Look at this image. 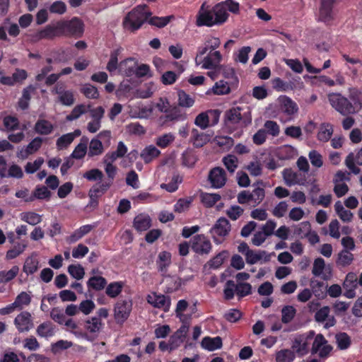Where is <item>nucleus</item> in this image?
Segmentation results:
<instances>
[{
  "instance_id": "nucleus-4",
  "label": "nucleus",
  "mask_w": 362,
  "mask_h": 362,
  "mask_svg": "<svg viewBox=\"0 0 362 362\" xmlns=\"http://www.w3.org/2000/svg\"><path fill=\"white\" fill-rule=\"evenodd\" d=\"M328 99L332 107L342 115L356 113L352 103L341 93H331L328 95Z\"/></svg>"
},
{
  "instance_id": "nucleus-13",
  "label": "nucleus",
  "mask_w": 362,
  "mask_h": 362,
  "mask_svg": "<svg viewBox=\"0 0 362 362\" xmlns=\"http://www.w3.org/2000/svg\"><path fill=\"white\" fill-rule=\"evenodd\" d=\"M208 179L212 187L216 189L221 188L226 182V172L222 168H214L209 171Z\"/></svg>"
},
{
  "instance_id": "nucleus-17",
  "label": "nucleus",
  "mask_w": 362,
  "mask_h": 362,
  "mask_svg": "<svg viewBox=\"0 0 362 362\" xmlns=\"http://www.w3.org/2000/svg\"><path fill=\"white\" fill-rule=\"evenodd\" d=\"M281 104V110L288 115H293L298 110L297 104L289 97L283 95L279 98Z\"/></svg>"
},
{
  "instance_id": "nucleus-21",
  "label": "nucleus",
  "mask_w": 362,
  "mask_h": 362,
  "mask_svg": "<svg viewBox=\"0 0 362 362\" xmlns=\"http://www.w3.org/2000/svg\"><path fill=\"white\" fill-rule=\"evenodd\" d=\"M191 141L196 148H201L210 141L209 135L199 132L197 129H192Z\"/></svg>"
},
{
  "instance_id": "nucleus-49",
  "label": "nucleus",
  "mask_w": 362,
  "mask_h": 362,
  "mask_svg": "<svg viewBox=\"0 0 362 362\" xmlns=\"http://www.w3.org/2000/svg\"><path fill=\"white\" fill-rule=\"evenodd\" d=\"M335 338L337 346L339 349L344 350L350 346L351 338L346 333L340 332L337 334Z\"/></svg>"
},
{
  "instance_id": "nucleus-45",
  "label": "nucleus",
  "mask_w": 362,
  "mask_h": 362,
  "mask_svg": "<svg viewBox=\"0 0 362 362\" xmlns=\"http://www.w3.org/2000/svg\"><path fill=\"white\" fill-rule=\"evenodd\" d=\"M19 272V267L18 266H13L8 271H1L0 272V283H8L13 279Z\"/></svg>"
},
{
  "instance_id": "nucleus-57",
  "label": "nucleus",
  "mask_w": 362,
  "mask_h": 362,
  "mask_svg": "<svg viewBox=\"0 0 362 362\" xmlns=\"http://www.w3.org/2000/svg\"><path fill=\"white\" fill-rule=\"evenodd\" d=\"M69 274L74 279L80 280L83 278L85 271L81 264H71L68 267Z\"/></svg>"
},
{
  "instance_id": "nucleus-43",
  "label": "nucleus",
  "mask_w": 362,
  "mask_h": 362,
  "mask_svg": "<svg viewBox=\"0 0 362 362\" xmlns=\"http://www.w3.org/2000/svg\"><path fill=\"white\" fill-rule=\"evenodd\" d=\"M296 313V308L292 305H286L281 309V321L284 324L291 322Z\"/></svg>"
},
{
  "instance_id": "nucleus-31",
  "label": "nucleus",
  "mask_w": 362,
  "mask_h": 362,
  "mask_svg": "<svg viewBox=\"0 0 362 362\" xmlns=\"http://www.w3.org/2000/svg\"><path fill=\"white\" fill-rule=\"evenodd\" d=\"M52 123L46 119H39L35 124V132L42 135H48L53 131Z\"/></svg>"
},
{
  "instance_id": "nucleus-46",
  "label": "nucleus",
  "mask_w": 362,
  "mask_h": 362,
  "mask_svg": "<svg viewBox=\"0 0 362 362\" xmlns=\"http://www.w3.org/2000/svg\"><path fill=\"white\" fill-rule=\"evenodd\" d=\"M182 181V177L179 175H174L172 177L170 182L168 183H163L160 187L167 190L169 192H175L178 188V185Z\"/></svg>"
},
{
  "instance_id": "nucleus-48",
  "label": "nucleus",
  "mask_w": 362,
  "mask_h": 362,
  "mask_svg": "<svg viewBox=\"0 0 362 362\" xmlns=\"http://www.w3.org/2000/svg\"><path fill=\"white\" fill-rule=\"evenodd\" d=\"M165 292L173 293L177 291L181 286V280L178 277L168 276L165 280Z\"/></svg>"
},
{
  "instance_id": "nucleus-23",
  "label": "nucleus",
  "mask_w": 362,
  "mask_h": 362,
  "mask_svg": "<svg viewBox=\"0 0 362 362\" xmlns=\"http://www.w3.org/2000/svg\"><path fill=\"white\" fill-rule=\"evenodd\" d=\"M36 333L40 337L49 338L54 335L55 327L49 321L44 322L37 326Z\"/></svg>"
},
{
  "instance_id": "nucleus-56",
  "label": "nucleus",
  "mask_w": 362,
  "mask_h": 362,
  "mask_svg": "<svg viewBox=\"0 0 362 362\" xmlns=\"http://www.w3.org/2000/svg\"><path fill=\"white\" fill-rule=\"evenodd\" d=\"M38 268V261L32 257H28L23 265V270L28 275L34 274Z\"/></svg>"
},
{
  "instance_id": "nucleus-6",
  "label": "nucleus",
  "mask_w": 362,
  "mask_h": 362,
  "mask_svg": "<svg viewBox=\"0 0 362 362\" xmlns=\"http://www.w3.org/2000/svg\"><path fill=\"white\" fill-rule=\"evenodd\" d=\"M231 230V225L229 221L225 217L219 218L210 229V233L212 235L214 241L216 243H220L221 240L218 238H223L229 234Z\"/></svg>"
},
{
  "instance_id": "nucleus-52",
  "label": "nucleus",
  "mask_w": 362,
  "mask_h": 362,
  "mask_svg": "<svg viewBox=\"0 0 362 362\" xmlns=\"http://www.w3.org/2000/svg\"><path fill=\"white\" fill-rule=\"evenodd\" d=\"M294 358V352L289 349L281 350L276 354V362H292Z\"/></svg>"
},
{
  "instance_id": "nucleus-61",
  "label": "nucleus",
  "mask_w": 362,
  "mask_h": 362,
  "mask_svg": "<svg viewBox=\"0 0 362 362\" xmlns=\"http://www.w3.org/2000/svg\"><path fill=\"white\" fill-rule=\"evenodd\" d=\"M83 177L88 181H101L104 177V175L100 170L93 168L86 171L83 174Z\"/></svg>"
},
{
  "instance_id": "nucleus-62",
  "label": "nucleus",
  "mask_w": 362,
  "mask_h": 362,
  "mask_svg": "<svg viewBox=\"0 0 362 362\" xmlns=\"http://www.w3.org/2000/svg\"><path fill=\"white\" fill-rule=\"evenodd\" d=\"M22 220L30 225L35 226L42 221V217L40 214L35 212H26L23 214Z\"/></svg>"
},
{
  "instance_id": "nucleus-36",
  "label": "nucleus",
  "mask_w": 362,
  "mask_h": 362,
  "mask_svg": "<svg viewBox=\"0 0 362 362\" xmlns=\"http://www.w3.org/2000/svg\"><path fill=\"white\" fill-rule=\"evenodd\" d=\"M353 260L354 255L347 250H342L338 254L336 264L340 267H346L350 265Z\"/></svg>"
},
{
  "instance_id": "nucleus-42",
  "label": "nucleus",
  "mask_w": 362,
  "mask_h": 362,
  "mask_svg": "<svg viewBox=\"0 0 362 362\" xmlns=\"http://www.w3.org/2000/svg\"><path fill=\"white\" fill-rule=\"evenodd\" d=\"M189 304L186 300H180L176 305L175 315L180 321H185V320H191L192 314L184 315L183 312L185 311Z\"/></svg>"
},
{
  "instance_id": "nucleus-1",
  "label": "nucleus",
  "mask_w": 362,
  "mask_h": 362,
  "mask_svg": "<svg viewBox=\"0 0 362 362\" xmlns=\"http://www.w3.org/2000/svg\"><path fill=\"white\" fill-rule=\"evenodd\" d=\"M204 3L197 16V26L211 27L215 25H222L228 18V12L238 14L240 4L234 0H225L216 4L211 10L204 9Z\"/></svg>"
},
{
  "instance_id": "nucleus-22",
  "label": "nucleus",
  "mask_w": 362,
  "mask_h": 362,
  "mask_svg": "<svg viewBox=\"0 0 362 362\" xmlns=\"http://www.w3.org/2000/svg\"><path fill=\"white\" fill-rule=\"evenodd\" d=\"M201 344L204 349L212 351L222 347V339L220 337H205L202 339Z\"/></svg>"
},
{
  "instance_id": "nucleus-47",
  "label": "nucleus",
  "mask_w": 362,
  "mask_h": 362,
  "mask_svg": "<svg viewBox=\"0 0 362 362\" xmlns=\"http://www.w3.org/2000/svg\"><path fill=\"white\" fill-rule=\"evenodd\" d=\"M197 158L192 149H187L182 154V163L185 166L192 168L194 165Z\"/></svg>"
},
{
  "instance_id": "nucleus-14",
  "label": "nucleus",
  "mask_w": 362,
  "mask_h": 362,
  "mask_svg": "<svg viewBox=\"0 0 362 362\" xmlns=\"http://www.w3.org/2000/svg\"><path fill=\"white\" fill-rule=\"evenodd\" d=\"M330 308L329 306H324L317 310L315 314V320L318 323L325 322L324 327L329 329L336 325V319L334 316H330Z\"/></svg>"
},
{
  "instance_id": "nucleus-25",
  "label": "nucleus",
  "mask_w": 362,
  "mask_h": 362,
  "mask_svg": "<svg viewBox=\"0 0 362 362\" xmlns=\"http://www.w3.org/2000/svg\"><path fill=\"white\" fill-rule=\"evenodd\" d=\"M160 153V150H158L156 146L150 145L142 150L140 156L146 163H148L154 158H157Z\"/></svg>"
},
{
  "instance_id": "nucleus-55",
  "label": "nucleus",
  "mask_w": 362,
  "mask_h": 362,
  "mask_svg": "<svg viewBox=\"0 0 362 362\" xmlns=\"http://www.w3.org/2000/svg\"><path fill=\"white\" fill-rule=\"evenodd\" d=\"M333 20V11L332 8L325 7L323 6H320L318 21L329 23Z\"/></svg>"
},
{
  "instance_id": "nucleus-26",
  "label": "nucleus",
  "mask_w": 362,
  "mask_h": 362,
  "mask_svg": "<svg viewBox=\"0 0 362 362\" xmlns=\"http://www.w3.org/2000/svg\"><path fill=\"white\" fill-rule=\"evenodd\" d=\"M333 132V126L331 124L322 123L317 133V139L322 142H327L330 139Z\"/></svg>"
},
{
  "instance_id": "nucleus-28",
  "label": "nucleus",
  "mask_w": 362,
  "mask_h": 362,
  "mask_svg": "<svg viewBox=\"0 0 362 362\" xmlns=\"http://www.w3.org/2000/svg\"><path fill=\"white\" fill-rule=\"evenodd\" d=\"M111 187L110 182H103L94 185L88 191V195L99 198L102 197Z\"/></svg>"
},
{
  "instance_id": "nucleus-15",
  "label": "nucleus",
  "mask_w": 362,
  "mask_h": 362,
  "mask_svg": "<svg viewBox=\"0 0 362 362\" xmlns=\"http://www.w3.org/2000/svg\"><path fill=\"white\" fill-rule=\"evenodd\" d=\"M312 274L315 276H322V279L326 280L332 274L331 266H326L324 259H322V257H317L314 260Z\"/></svg>"
},
{
  "instance_id": "nucleus-41",
  "label": "nucleus",
  "mask_w": 362,
  "mask_h": 362,
  "mask_svg": "<svg viewBox=\"0 0 362 362\" xmlns=\"http://www.w3.org/2000/svg\"><path fill=\"white\" fill-rule=\"evenodd\" d=\"M90 105L86 106L83 104L77 105L71 110V113L66 117L67 121H73L78 119L82 115L88 112Z\"/></svg>"
},
{
  "instance_id": "nucleus-58",
  "label": "nucleus",
  "mask_w": 362,
  "mask_h": 362,
  "mask_svg": "<svg viewBox=\"0 0 362 362\" xmlns=\"http://www.w3.org/2000/svg\"><path fill=\"white\" fill-rule=\"evenodd\" d=\"M213 92L216 95H224L228 94L230 91L228 83L223 80H220L216 82L213 86Z\"/></svg>"
},
{
  "instance_id": "nucleus-8",
  "label": "nucleus",
  "mask_w": 362,
  "mask_h": 362,
  "mask_svg": "<svg viewBox=\"0 0 362 362\" xmlns=\"http://www.w3.org/2000/svg\"><path fill=\"white\" fill-rule=\"evenodd\" d=\"M132 302L130 300L118 301L114 308V317L117 323L122 324L129 316Z\"/></svg>"
},
{
  "instance_id": "nucleus-2",
  "label": "nucleus",
  "mask_w": 362,
  "mask_h": 362,
  "mask_svg": "<svg viewBox=\"0 0 362 362\" xmlns=\"http://www.w3.org/2000/svg\"><path fill=\"white\" fill-rule=\"evenodd\" d=\"M242 110L243 109L240 107H234L225 112L224 126L229 132H233L251 123L250 112L247 111L242 113Z\"/></svg>"
},
{
  "instance_id": "nucleus-59",
  "label": "nucleus",
  "mask_w": 362,
  "mask_h": 362,
  "mask_svg": "<svg viewBox=\"0 0 362 362\" xmlns=\"http://www.w3.org/2000/svg\"><path fill=\"white\" fill-rule=\"evenodd\" d=\"M292 348L300 356H303L308 353V343L305 341H303V337L296 339L293 341Z\"/></svg>"
},
{
  "instance_id": "nucleus-20",
  "label": "nucleus",
  "mask_w": 362,
  "mask_h": 362,
  "mask_svg": "<svg viewBox=\"0 0 362 362\" xmlns=\"http://www.w3.org/2000/svg\"><path fill=\"white\" fill-rule=\"evenodd\" d=\"M133 223L137 231H145L151 226V219L148 215L140 214L134 218Z\"/></svg>"
},
{
  "instance_id": "nucleus-33",
  "label": "nucleus",
  "mask_w": 362,
  "mask_h": 362,
  "mask_svg": "<svg viewBox=\"0 0 362 362\" xmlns=\"http://www.w3.org/2000/svg\"><path fill=\"white\" fill-rule=\"evenodd\" d=\"M349 97L356 112L362 109V93L361 91L354 88H349Z\"/></svg>"
},
{
  "instance_id": "nucleus-38",
  "label": "nucleus",
  "mask_w": 362,
  "mask_h": 362,
  "mask_svg": "<svg viewBox=\"0 0 362 362\" xmlns=\"http://www.w3.org/2000/svg\"><path fill=\"white\" fill-rule=\"evenodd\" d=\"M122 50L123 49L119 47L110 52V60L106 66L109 72H113L117 69L118 56L121 54Z\"/></svg>"
},
{
  "instance_id": "nucleus-3",
  "label": "nucleus",
  "mask_w": 362,
  "mask_h": 362,
  "mask_svg": "<svg viewBox=\"0 0 362 362\" xmlns=\"http://www.w3.org/2000/svg\"><path fill=\"white\" fill-rule=\"evenodd\" d=\"M146 8L147 6L145 4L134 8L124 18V27L133 32L139 29L152 15L151 11H146Z\"/></svg>"
},
{
  "instance_id": "nucleus-16",
  "label": "nucleus",
  "mask_w": 362,
  "mask_h": 362,
  "mask_svg": "<svg viewBox=\"0 0 362 362\" xmlns=\"http://www.w3.org/2000/svg\"><path fill=\"white\" fill-rule=\"evenodd\" d=\"M282 175L284 180L288 186L305 185V176H303L300 173L293 170L291 168H285L283 170Z\"/></svg>"
},
{
  "instance_id": "nucleus-18",
  "label": "nucleus",
  "mask_w": 362,
  "mask_h": 362,
  "mask_svg": "<svg viewBox=\"0 0 362 362\" xmlns=\"http://www.w3.org/2000/svg\"><path fill=\"white\" fill-rule=\"evenodd\" d=\"M221 45V40L218 37H211L205 41L203 46L199 47L197 50V56L202 57L208 51H216Z\"/></svg>"
},
{
  "instance_id": "nucleus-5",
  "label": "nucleus",
  "mask_w": 362,
  "mask_h": 362,
  "mask_svg": "<svg viewBox=\"0 0 362 362\" xmlns=\"http://www.w3.org/2000/svg\"><path fill=\"white\" fill-rule=\"evenodd\" d=\"M57 28L66 35L80 36L83 32V23L76 17L70 21L58 22Z\"/></svg>"
},
{
  "instance_id": "nucleus-51",
  "label": "nucleus",
  "mask_w": 362,
  "mask_h": 362,
  "mask_svg": "<svg viewBox=\"0 0 362 362\" xmlns=\"http://www.w3.org/2000/svg\"><path fill=\"white\" fill-rule=\"evenodd\" d=\"M310 286L312 293L318 298H323L326 296L325 292L322 290L324 286L323 282L311 279Z\"/></svg>"
},
{
  "instance_id": "nucleus-32",
  "label": "nucleus",
  "mask_w": 362,
  "mask_h": 362,
  "mask_svg": "<svg viewBox=\"0 0 362 362\" xmlns=\"http://www.w3.org/2000/svg\"><path fill=\"white\" fill-rule=\"evenodd\" d=\"M258 185L262 186L263 182L259 180L253 184V186L256 187L251 192V194L252 195V202L255 203L254 206L259 205L265 197V191L264 188L260 187Z\"/></svg>"
},
{
  "instance_id": "nucleus-35",
  "label": "nucleus",
  "mask_w": 362,
  "mask_h": 362,
  "mask_svg": "<svg viewBox=\"0 0 362 362\" xmlns=\"http://www.w3.org/2000/svg\"><path fill=\"white\" fill-rule=\"evenodd\" d=\"M28 245L25 241H22L21 243H16L14 244L13 247L8 250L6 254V259H13L21 254H22Z\"/></svg>"
},
{
  "instance_id": "nucleus-44",
  "label": "nucleus",
  "mask_w": 362,
  "mask_h": 362,
  "mask_svg": "<svg viewBox=\"0 0 362 362\" xmlns=\"http://www.w3.org/2000/svg\"><path fill=\"white\" fill-rule=\"evenodd\" d=\"M174 18L173 16H168L164 17L153 16L148 20V23L153 26L159 28H164Z\"/></svg>"
},
{
  "instance_id": "nucleus-10",
  "label": "nucleus",
  "mask_w": 362,
  "mask_h": 362,
  "mask_svg": "<svg viewBox=\"0 0 362 362\" xmlns=\"http://www.w3.org/2000/svg\"><path fill=\"white\" fill-rule=\"evenodd\" d=\"M192 250L199 255L209 254L211 250V243L204 235H194L192 240Z\"/></svg>"
},
{
  "instance_id": "nucleus-11",
  "label": "nucleus",
  "mask_w": 362,
  "mask_h": 362,
  "mask_svg": "<svg viewBox=\"0 0 362 362\" xmlns=\"http://www.w3.org/2000/svg\"><path fill=\"white\" fill-rule=\"evenodd\" d=\"M14 325L21 333L29 332L34 327L31 314L28 311L21 312L15 317Z\"/></svg>"
},
{
  "instance_id": "nucleus-9",
  "label": "nucleus",
  "mask_w": 362,
  "mask_h": 362,
  "mask_svg": "<svg viewBox=\"0 0 362 362\" xmlns=\"http://www.w3.org/2000/svg\"><path fill=\"white\" fill-rule=\"evenodd\" d=\"M332 350V346L327 344V340L322 334L315 336L311 348V354H315L319 352V356L326 358Z\"/></svg>"
},
{
  "instance_id": "nucleus-64",
  "label": "nucleus",
  "mask_w": 362,
  "mask_h": 362,
  "mask_svg": "<svg viewBox=\"0 0 362 362\" xmlns=\"http://www.w3.org/2000/svg\"><path fill=\"white\" fill-rule=\"evenodd\" d=\"M223 163L227 170L233 173L238 167V158L233 155H228L223 158Z\"/></svg>"
},
{
  "instance_id": "nucleus-34",
  "label": "nucleus",
  "mask_w": 362,
  "mask_h": 362,
  "mask_svg": "<svg viewBox=\"0 0 362 362\" xmlns=\"http://www.w3.org/2000/svg\"><path fill=\"white\" fill-rule=\"evenodd\" d=\"M177 104L180 107L189 108L192 107L194 103V98L191 97L182 90H179L177 91Z\"/></svg>"
},
{
  "instance_id": "nucleus-53",
  "label": "nucleus",
  "mask_w": 362,
  "mask_h": 362,
  "mask_svg": "<svg viewBox=\"0 0 362 362\" xmlns=\"http://www.w3.org/2000/svg\"><path fill=\"white\" fill-rule=\"evenodd\" d=\"M103 326L101 320L99 317H93L86 321V328L91 333L100 332Z\"/></svg>"
},
{
  "instance_id": "nucleus-24",
  "label": "nucleus",
  "mask_w": 362,
  "mask_h": 362,
  "mask_svg": "<svg viewBox=\"0 0 362 362\" xmlns=\"http://www.w3.org/2000/svg\"><path fill=\"white\" fill-rule=\"evenodd\" d=\"M171 264V254L167 251L160 252L158 254L156 264L160 272L165 273L167 268Z\"/></svg>"
},
{
  "instance_id": "nucleus-37",
  "label": "nucleus",
  "mask_w": 362,
  "mask_h": 362,
  "mask_svg": "<svg viewBox=\"0 0 362 362\" xmlns=\"http://www.w3.org/2000/svg\"><path fill=\"white\" fill-rule=\"evenodd\" d=\"M107 284L106 279L103 276H93L90 277L87 281L88 288L95 291L103 290Z\"/></svg>"
},
{
  "instance_id": "nucleus-30",
  "label": "nucleus",
  "mask_w": 362,
  "mask_h": 362,
  "mask_svg": "<svg viewBox=\"0 0 362 362\" xmlns=\"http://www.w3.org/2000/svg\"><path fill=\"white\" fill-rule=\"evenodd\" d=\"M88 141V139L86 136H83L81 139V142L75 147L70 157L76 159L83 158L87 152Z\"/></svg>"
},
{
  "instance_id": "nucleus-54",
  "label": "nucleus",
  "mask_w": 362,
  "mask_h": 362,
  "mask_svg": "<svg viewBox=\"0 0 362 362\" xmlns=\"http://www.w3.org/2000/svg\"><path fill=\"white\" fill-rule=\"evenodd\" d=\"M194 124L202 129H206L210 126L209 111L199 114L194 119Z\"/></svg>"
},
{
  "instance_id": "nucleus-7",
  "label": "nucleus",
  "mask_w": 362,
  "mask_h": 362,
  "mask_svg": "<svg viewBox=\"0 0 362 362\" xmlns=\"http://www.w3.org/2000/svg\"><path fill=\"white\" fill-rule=\"evenodd\" d=\"M201 57L197 54L195 63L197 66L201 65L202 68L205 69H216L222 59V55L219 51H209V54L202 59Z\"/></svg>"
},
{
  "instance_id": "nucleus-60",
  "label": "nucleus",
  "mask_w": 362,
  "mask_h": 362,
  "mask_svg": "<svg viewBox=\"0 0 362 362\" xmlns=\"http://www.w3.org/2000/svg\"><path fill=\"white\" fill-rule=\"evenodd\" d=\"M81 92L88 98L96 99L99 97L97 88L90 83L85 84L81 88Z\"/></svg>"
},
{
  "instance_id": "nucleus-12",
  "label": "nucleus",
  "mask_w": 362,
  "mask_h": 362,
  "mask_svg": "<svg viewBox=\"0 0 362 362\" xmlns=\"http://www.w3.org/2000/svg\"><path fill=\"white\" fill-rule=\"evenodd\" d=\"M146 299L147 302L154 308L161 309L164 312H168L170 310L171 300L169 296L152 293L148 295Z\"/></svg>"
},
{
  "instance_id": "nucleus-19",
  "label": "nucleus",
  "mask_w": 362,
  "mask_h": 362,
  "mask_svg": "<svg viewBox=\"0 0 362 362\" xmlns=\"http://www.w3.org/2000/svg\"><path fill=\"white\" fill-rule=\"evenodd\" d=\"M261 259H263L264 262H267L270 260V255L264 250L255 252L251 250L245 256L246 262L249 264H256Z\"/></svg>"
},
{
  "instance_id": "nucleus-29",
  "label": "nucleus",
  "mask_w": 362,
  "mask_h": 362,
  "mask_svg": "<svg viewBox=\"0 0 362 362\" xmlns=\"http://www.w3.org/2000/svg\"><path fill=\"white\" fill-rule=\"evenodd\" d=\"M104 152L103 145L102 141L98 138H94L91 139L88 151V156L90 158L100 156Z\"/></svg>"
},
{
  "instance_id": "nucleus-40",
  "label": "nucleus",
  "mask_w": 362,
  "mask_h": 362,
  "mask_svg": "<svg viewBox=\"0 0 362 362\" xmlns=\"http://www.w3.org/2000/svg\"><path fill=\"white\" fill-rule=\"evenodd\" d=\"M201 201L206 207H212L221 199V196L216 193L203 192L200 195Z\"/></svg>"
},
{
  "instance_id": "nucleus-27",
  "label": "nucleus",
  "mask_w": 362,
  "mask_h": 362,
  "mask_svg": "<svg viewBox=\"0 0 362 362\" xmlns=\"http://www.w3.org/2000/svg\"><path fill=\"white\" fill-rule=\"evenodd\" d=\"M51 56L53 57V60L55 63H66L72 57L69 49L64 48L52 50Z\"/></svg>"
},
{
  "instance_id": "nucleus-63",
  "label": "nucleus",
  "mask_w": 362,
  "mask_h": 362,
  "mask_svg": "<svg viewBox=\"0 0 362 362\" xmlns=\"http://www.w3.org/2000/svg\"><path fill=\"white\" fill-rule=\"evenodd\" d=\"M236 294L239 298H243L251 294L252 286L249 283H238L235 284Z\"/></svg>"
},
{
  "instance_id": "nucleus-39",
  "label": "nucleus",
  "mask_w": 362,
  "mask_h": 362,
  "mask_svg": "<svg viewBox=\"0 0 362 362\" xmlns=\"http://www.w3.org/2000/svg\"><path fill=\"white\" fill-rule=\"evenodd\" d=\"M124 283L122 281H115L110 283L106 287V294L112 298L117 297L122 291Z\"/></svg>"
},
{
  "instance_id": "nucleus-50",
  "label": "nucleus",
  "mask_w": 362,
  "mask_h": 362,
  "mask_svg": "<svg viewBox=\"0 0 362 362\" xmlns=\"http://www.w3.org/2000/svg\"><path fill=\"white\" fill-rule=\"evenodd\" d=\"M293 84L291 82H285L280 78H275L272 80V87L278 91H288L293 89Z\"/></svg>"
}]
</instances>
